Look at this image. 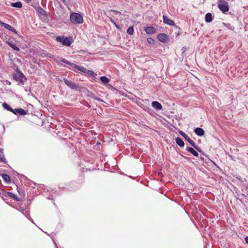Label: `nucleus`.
Returning <instances> with one entry per match:
<instances>
[{
	"instance_id": "f257e3e1",
	"label": "nucleus",
	"mask_w": 248,
	"mask_h": 248,
	"mask_svg": "<svg viewBox=\"0 0 248 248\" xmlns=\"http://www.w3.org/2000/svg\"><path fill=\"white\" fill-rule=\"evenodd\" d=\"M56 40L61 43L63 46H70L73 42V39L71 37H65L63 35L58 36L56 37Z\"/></svg>"
},
{
	"instance_id": "f03ea898",
	"label": "nucleus",
	"mask_w": 248,
	"mask_h": 248,
	"mask_svg": "<svg viewBox=\"0 0 248 248\" xmlns=\"http://www.w3.org/2000/svg\"><path fill=\"white\" fill-rule=\"evenodd\" d=\"M70 20L73 23L80 24L83 22V18L80 14L72 13L70 15Z\"/></svg>"
},
{
	"instance_id": "7ed1b4c3",
	"label": "nucleus",
	"mask_w": 248,
	"mask_h": 248,
	"mask_svg": "<svg viewBox=\"0 0 248 248\" xmlns=\"http://www.w3.org/2000/svg\"><path fill=\"white\" fill-rule=\"evenodd\" d=\"M13 78L22 84H24L25 81L27 80L24 74L18 70H16L13 74Z\"/></svg>"
},
{
	"instance_id": "20e7f679",
	"label": "nucleus",
	"mask_w": 248,
	"mask_h": 248,
	"mask_svg": "<svg viewBox=\"0 0 248 248\" xmlns=\"http://www.w3.org/2000/svg\"><path fill=\"white\" fill-rule=\"evenodd\" d=\"M217 6L219 9L223 13L228 12L229 9L228 3L224 0H218Z\"/></svg>"
},
{
	"instance_id": "39448f33",
	"label": "nucleus",
	"mask_w": 248,
	"mask_h": 248,
	"mask_svg": "<svg viewBox=\"0 0 248 248\" xmlns=\"http://www.w3.org/2000/svg\"><path fill=\"white\" fill-rule=\"evenodd\" d=\"M179 133L183 137H184L186 140L189 143V144L192 147H193L199 152L202 151V150L198 146H196V143L193 141H192L184 132L180 130L179 131Z\"/></svg>"
},
{
	"instance_id": "423d86ee",
	"label": "nucleus",
	"mask_w": 248,
	"mask_h": 248,
	"mask_svg": "<svg viewBox=\"0 0 248 248\" xmlns=\"http://www.w3.org/2000/svg\"><path fill=\"white\" fill-rule=\"evenodd\" d=\"M63 81L65 83V84L68 86L71 89H74V90H78L79 89V86L77 84L75 83L74 82L70 81L68 80L67 79H66L65 78H63Z\"/></svg>"
},
{
	"instance_id": "0eeeda50",
	"label": "nucleus",
	"mask_w": 248,
	"mask_h": 248,
	"mask_svg": "<svg viewBox=\"0 0 248 248\" xmlns=\"http://www.w3.org/2000/svg\"><path fill=\"white\" fill-rule=\"evenodd\" d=\"M15 115L19 114L21 116L25 115L27 114V111L22 108H13V111H11Z\"/></svg>"
},
{
	"instance_id": "6e6552de",
	"label": "nucleus",
	"mask_w": 248,
	"mask_h": 248,
	"mask_svg": "<svg viewBox=\"0 0 248 248\" xmlns=\"http://www.w3.org/2000/svg\"><path fill=\"white\" fill-rule=\"evenodd\" d=\"M18 210L20 211L21 213H22L25 216L28 218L33 223H34L32 218L31 217L29 211L26 208H21V207H19V208L17 209Z\"/></svg>"
},
{
	"instance_id": "1a4fd4ad",
	"label": "nucleus",
	"mask_w": 248,
	"mask_h": 248,
	"mask_svg": "<svg viewBox=\"0 0 248 248\" xmlns=\"http://www.w3.org/2000/svg\"><path fill=\"white\" fill-rule=\"evenodd\" d=\"M0 25L3 27L4 28L14 32L16 33V31L15 28H14L12 26H11L10 25L8 24L7 23H5L4 22L0 21Z\"/></svg>"
},
{
	"instance_id": "9d476101",
	"label": "nucleus",
	"mask_w": 248,
	"mask_h": 248,
	"mask_svg": "<svg viewBox=\"0 0 248 248\" xmlns=\"http://www.w3.org/2000/svg\"><path fill=\"white\" fill-rule=\"evenodd\" d=\"M163 22L164 23H165L167 25H170V26H172L175 25L174 22L173 20L168 18L167 16H166L164 15L163 16Z\"/></svg>"
},
{
	"instance_id": "9b49d317",
	"label": "nucleus",
	"mask_w": 248,
	"mask_h": 248,
	"mask_svg": "<svg viewBox=\"0 0 248 248\" xmlns=\"http://www.w3.org/2000/svg\"><path fill=\"white\" fill-rule=\"evenodd\" d=\"M157 38L161 42H166L168 39L167 35L165 33H160L157 36Z\"/></svg>"
},
{
	"instance_id": "f8f14e48",
	"label": "nucleus",
	"mask_w": 248,
	"mask_h": 248,
	"mask_svg": "<svg viewBox=\"0 0 248 248\" xmlns=\"http://www.w3.org/2000/svg\"><path fill=\"white\" fill-rule=\"evenodd\" d=\"M152 106L156 110H161L162 108V105L156 101L152 102Z\"/></svg>"
},
{
	"instance_id": "ddd939ff",
	"label": "nucleus",
	"mask_w": 248,
	"mask_h": 248,
	"mask_svg": "<svg viewBox=\"0 0 248 248\" xmlns=\"http://www.w3.org/2000/svg\"><path fill=\"white\" fill-rule=\"evenodd\" d=\"M195 133L199 136H202L204 135L205 132L202 128L197 127L194 130Z\"/></svg>"
},
{
	"instance_id": "4468645a",
	"label": "nucleus",
	"mask_w": 248,
	"mask_h": 248,
	"mask_svg": "<svg viewBox=\"0 0 248 248\" xmlns=\"http://www.w3.org/2000/svg\"><path fill=\"white\" fill-rule=\"evenodd\" d=\"M36 11L41 15L46 16L47 12L44 10L41 6H38L35 8Z\"/></svg>"
},
{
	"instance_id": "2eb2a0df",
	"label": "nucleus",
	"mask_w": 248,
	"mask_h": 248,
	"mask_svg": "<svg viewBox=\"0 0 248 248\" xmlns=\"http://www.w3.org/2000/svg\"><path fill=\"white\" fill-rule=\"evenodd\" d=\"M145 31L148 34H152L155 32L156 29L153 27H147L145 28Z\"/></svg>"
},
{
	"instance_id": "dca6fc26",
	"label": "nucleus",
	"mask_w": 248,
	"mask_h": 248,
	"mask_svg": "<svg viewBox=\"0 0 248 248\" xmlns=\"http://www.w3.org/2000/svg\"><path fill=\"white\" fill-rule=\"evenodd\" d=\"M73 68H75L84 73H86L87 71V69L83 66H79V65H76L75 64H73Z\"/></svg>"
},
{
	"instance_id": "f3484780",
	"label": "nucleus",
	"mask_w": 248,
	"mask_h": 248,
	"mask_svg": "<svg viewBox=\"0 0 248 248\" xmlns=\"http://www.w3.org/2000/svg\"><path fill=\"white\" fill-rule=\"evenodd\" d=\"M213 16L211 13H208L205 15V20L207 23H210L213 20Z\"/></svg>"
},
{
	"instance_id": "a211bd4d",
	"label": "nucleus",
	"mask_w": 248,
	"mask_h": 248,
	"mask_svg": "<svg viewBox=\"0 0 248 248\" xmlns=\"http://www.w3.org/2000/svg\"><path fill=\"white\" fill-rule=\"evenodd\" d=\"M186 150L195 156H198V153L196 152L193 148L190 147H187Z\"/></svg>"
},
{
	"instance_id": "6ab92c4d",
	"label": "nucleus",
	"mask_w": 248,
	"mask_h": 248,
	"mask_svg": "<svg viewBox=\"0 0 248 248\" xmlns=\"http://www.w3.org/2000/svg\"><path fill=\"white\" fill-rule=\"evenodd\" d=\"M176 143L181 147H183L185 145L184 142L180 138L177 137L175 139Z\"/></svg>"
},
{
	"instance_id": "aec40b11",
	"label": "nucleus",
	"mask_w": 248,
	"mask_h": 248,
	"mask_svg": "<svg viewBox=\"0 0 248 248\" xmlns=\"http://www.w3.org/2000/svg\"><path fill=\"white\" fill-rule=\"evenodd\" d=\"M6 43L14 50L18 51L19 48L15 44L12 43L9 41H6Z\"/></svg>"
},
{
	"instance_id": "412c9836",
	"label": "nucleus",
	"mask_w": 248,
	"mask_h": 248,
	"mask_svg": "<svg viewBox=\"0 0 248 248\" xmlns=\"http://www.w3.org/2000/svg\"><path fill=\"white\" fill-rule=\"evenodd\" d=\"M100 79L102 83L105 84H108L110 81V79L106 76L101 77Z\"/></svg>"
},
{
	"instance_id": "4be33fe9",
	"label": "nucleus",
	"mask_w": 248,
	"mask_h": 248,
	"mask_svg": "<svg viewBox=\"0 0 248 248\" xmlns=\"http://www.w3.org/2000/svg\"><path fill=\"white\" fill-rule=\"evenodd\" d=\"M7 195L13 199L14 200H15V201H19V199L14 194V193H13L12 192H8L7 193Z\"/></svg>"
},
{
	"instance_id": "5701e85b",
	"label": "nucleus",
	"mask_w": 248,
	"mask_h": 248,
	"mask_svg": "<svg viewBox=\"0 0 248 248\" xmlns=\"http://www.w3.org/2000/svg\"><path fill=\"white\" fill-rule=\"evenodd\" d=\"M11 5L13 7L20 8L22 7V4L20 1H17L16 2L12 3Z\"/></svg>"
},
{
	"instance_id": "b1692460",
	"label": "nucleus",
	"mask_w": 248,
	"mask_h": 248,
	"mask_svg": "<svg viewBox=\"0 0 248 248\" xmlns=\"http://www.w3.org/2000/svg\"><path fill=\"white\" fill-rule=\"evenodd\" d=\"M2 106L3 107L4 109H6L8 111H9L10 112L13 111V108L6 103H3L2 104Z\"/></svg>"
},
{
	"instance_id": "393cba45",
	"label": "nucleus",
	"mask_w": 248,
	"mask_h": 248,
	"mask_svg": "<svg viewBox=\"0 0 248 248\" xmlns=\"http://www.w3.org/2000/svg\"><path fill=\"white\" fill-rule=\"evenodd\" d=\"M60 62H63L64 63H66L67 64H68V65H70L72 68H73V64H75L74 63H71V62H70L69 61H67V60H66L65 59H63V58H61L60 59Z\"/></svg>"
},
{
	"instance_id": "a878e982",
	"label": "nucleus",
	"mask_w": 248,
	"mask_h": 248,
	"mask_svg": "<svg viewBox=\"0 0 248 248\" xmlns=\"http://www.w3.org/2000/svg\"><path fill=\"white\" fill-rule=\"evenodd\" d=\"M2 177L4 181L6 182H9L10 181V178L9 176L6 174H2Z\"/></svg>"
},
{
	"instance_id": "bb28decb",
	"label": "nucleus",
	"mask_w": 248,
	"mask_h": 248,
	"mask_svg": "<svg viewBox=\"0 0 248 248\" xmlns=\"http://www.w3.org/2000/svg\"><path fill=\"white\" fill-rule=\"evenodd\" d=\"M86 74H87V75L89 76V77H91V76H93V77H95L97 74L95 73H94L93 71H92V70H87Z\"/></svg>"
},
{
	"instance_id": "cd10ccee",
	"label": "nucleus",
	"mask_w": 248,
	"mask_h": 248,
	"mask_svg": "<svg viewBox=\"0 0 248 248\" xmlns=\"http://www.w3.org/2000/svg\"><path fill=\"white\" fill-rule=\"evenodd\" d=\"M90 96L92 98H93V99L100 101V102H103L102 99L97 97L95 95V94L93 93H91V94L90 95Z\"/></svg>"
},
{
	"instance_id": "c85d7f7f",
	"label": "nucleus",
	"mask_w": 248,
	"mask_h": 248,
	"mask_svg": "<svg viewBox=\"0 0 248 248\" xmlns=\"http://www.w3.org/2000/svg\"><path fill=\"white\" fill-rule=\"evenodd\" d=\"M127 33L130 35H132L134 33V28L133 27H129L127 30Z\"/></svg>"
},
{
	"instance_id": "c756f323",
	"label": "nucleus",
	"mask_w": 248,
	"mask_h": 248,
	"mask_svg": "<svg viewBox=\"0 0 248 248\" xmlns=\"http://www.w3.org/2000/svg\"><path fill=\"white\" fill-rule=\"evenodd\" d=\"M147 41L149 44H154L155 43L154 40L152 38H147Z\"/></svg>"
},
{
	"instance_id": "7c9ffc66",
	"label": "nucleus",
	"mask_w": 248,
	"mask_h": 248,
	"mask_svg": "<svg viewBox=\"0 0 248 248\" xmlns=\"http://www.w3.org/2000/svg\"><path fill=\"white\" fill-rule=\"evenodd\" d=\"M0 162H3L4 163L6 162L5 158L4 157V154H2L1 156H0Z\"/></svg>"
},
{
	"instance_id": "2f4dec72",
	"label": "nucleus",
	"mask_w": 248,
	"mask_h": 248,
	"mask_svg": "<svg viewBox=\"0 0 248 248\" xmlns=\"http://www.w3.org/2000/svg\"><path fill=\"white\" fill-rule=\"evenodd\" d=\"M110 12H114V13H115L116 14H119V15H121V12H119V11H116V10H110Z\"/></svg>"
},
{
	"instance_id": "473e14b6",
	"label": "nucleus",
	"mask_w": 248,
	"mask_h": 248,
	"mask_svg": "<svg viewBox=\"0 0 248 248\" xmlns=\"http://www.w3.org/2000/svg\"><path fill=\"white\" fill-rule=\"evenodd\" d=\"M109 19H110V21H111L112 23H113L114 24H115V21H114V20H113L111 17H109Z\"/></svg>"
},
{
	"instance_id": "72a5a7b5",
	"label": "nucleus",
	"mask_w": 248,
	"mask_h": 248,
	"mask_svg": "<svg viewBox=\"0 0 248 248\" xmlns=\"http://www.w3.org/2000/svg\"><path fill=\"white\" fill-rule=\"evenodd\" d=\"M245 240L247 244H248V236H246L245 238Z\"/></svg>"
},
{
	"instance_id": "f704fd0d",
	"label": "nucleus",
	"mask_w": 248,
	"mask_h": 248,
	"mask_svg": "<svg viewBox=\"0 0 248 248\" xmlns=\"http://www.w3.org/2000/svg\"><path fill=\"white\" fill-rule=\"evenodd\" d=\"M3 154V150L2 149L0 148V156H1V155Z\"/></svg>"
},
{
	"instance_id": "c9c22d12",
	"label": "nucleus",
	"mask_w": 248,
	"mask_h": 248,
	"mask_svg": "<svg viewBox=\"0 0 248 248\" xmlns=\"http://www.w3.org/2000/svg\"><path fill=\"white\" fill-rule=\"evenodd\" d=\"M115 27L117 28V29H120V27L119 25H118L116 23H115V24H114Z\"/></svg>"
},
{
	"instance_id": "e433bc0d",
	"label": "nucleus",
	"mask_w": 248,
	"mask_h": 248,
	"mask_svg": "<svg viewBox=\"0 0 248 248\" xmlns=\"http://www.w3.org/2000/svg\"><path fill=\"white\" fill-rule=\"evenodd\" d=\"M17 174L18 175L20 176V177L21 178H22V177H25L23 175H22V174L20 175L19 174H18V173H17Z\"/></svg>"
},
{
	"instance_id": "4c0bfd02",
	"label": "nucleus",
	"mask_w": 248,
	"mask_h": 248,
	"mask_svg": "<svg viewBox=\"0 0 248 248\" xmlns=\"http://www.w3.org/2000/svg\"><path fill=\"white\" fill-rule=\"evenodd\" d=\"M26 2L29 3L32 0H25Z\"/></svg>"
},
{
	"instance_id": "58836bf2",
	"label": "nucleus",
	"mask_w": 248,
	"mask_h": 248,
	"mask_svg": "<svg viewBox=\"0 0 248 248\" xmlns=\"http://www.w3.org/2000/svg\"><path fill=\"white\" fill-rule=\"evenodd\" d=\"M62 1H63V3H65L66 2L65 0H62Z\"/></svg>"
},
{
	"instance_id": "ea45409f",
	"label": "nucleus",
	"mask_w": 248,
	"mask_h": 248,
	"mask_svg": "<svg viewBox=\"0 0 248 248\" xmlns=\"http://www.w3.org/2000/svg\"><path fill=\"white\" fill-rule=\"evenodd\" d=\"M18 192L19 193V194H21V193H20V191H19V190H18Z\"/></svg>"
}]
</instances>
